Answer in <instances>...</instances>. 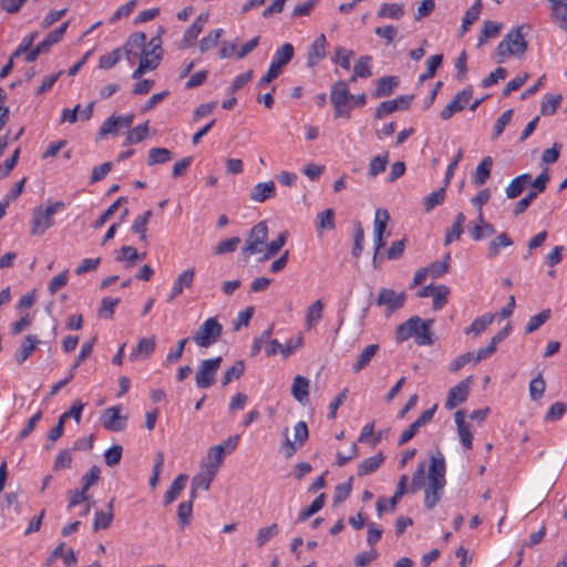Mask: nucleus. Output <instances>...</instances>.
<instances>
[{
	"label": "nucleus",
	"mask_w": 567,
	"mask_h": 567,
	"mask_svg": "<svg viewBox=\"0 0 567 567\" xmlns=\"http://www.w3.org/2000/svg\"><path fill=\"white\" fill-rule=\"evenodd\" d=\"M445 471L444 455L437 451L430 458L427 483L424 487V506L427 509L434 508L443 496L446 484Z\"/></svg>",
	"instance_id": "1"
},
{
	"label": "nucleus",
	"mask_w": 567,
	"mask_h": 567,
	"mask_svg": "<svg viewBox=\"0 0 567 567\" xmlns=\"http://www.w3.org/2000/svg\"><path fill=\"white\" fill-rule=\"evenodd\" d=\"M433 320H423L413 316L395 329V340L402 343L410 338L414 339L417 346H430L433 343L431 326Z\"/></svg>",
	"instance_id": "2"
},
{
	"label": "nucleus",
	"mask_w": 567,
	"mask_h": 567,
	"mask_svg": "<svg viewBox=\"0 0 567 567\" xmlns=\"http://www.w3.org/2000/svg\"><path fill=\"white\" fill-rule=\"evenodd\" d=\"M527 41L523 33V27L512 29L498 43L494 59L501 63L504 59L513 55L522 58L527 51Z\"/></svg>",
	"instance_id": "3"
},
{
	"label": "nucleus",
	"mask_w": 567,
	"mask_h": 567,
	"mask_svg": "<svg viewBox=\"0 0 567 567\" xmlns=\"http://www.w3.org/2000/svg\"><path fill=\"white\" fill-rule=\"evenodd\" d=\"M295 49L291 43H285L279 47L269 64V68L264 76L258 81L257 87L262 89L268 85L271 81H274L279 74L282 72V69L291 61L293 58Z\"/></svg>",
	"instance_id": "4"
},
{
	"label": "nucleus",
	"mask_w": 567,
	"mask_h": 567,
	"mask_svg": "<svg viewBox=\"0 0 567 567\" xmlns=\"http://www.w3.org/2000/svg\"><path fill=\"white\" fill-rule=\"evenodd\" d=\"M349 83L347 81H337L330 90V101L334 109V117L349 120L351 117L352 104Z\"/></svg>",
	"instance_id": "5"
},
{
	"label": "nucleus",
	"mask_w": 567,
	"mask_h": 567,
	"mask_svg": "<svg viewBox=\"0 0 567 567\" xmlns=\"http://www.w3.org/2000/svg\"><path fill=\"white\" fill-rule=\"evenodd\" d=\"M64 208L63 202H55L47 207H38L32 214L31 235H42L53 225V216Z\"/></svg>",
	"instance_id": "6"
},
{
	"label": "nucleus",
	"mask_w": 567,
	"mask_h": 567,
	"mask_svg": "<svg viewBox=\"0 0 567 567\" xmlns=\"http://www.w3.org/2000/svg\"><path fill=\"white\" fill-rule=\"evenodd\" d=\"M223 332V326L216 318L206 319L193 336V341L200 348H209L217 342Z\"/></svg>",
	"instance_id": "7"
},
{
	"label": "nucleus",
	"mask_w": 567,
	"mask_h": 567,
	"mask_svg": "<svg viewBox=\"0 0 567 567\" xmlns=\"http://www.w3.org/2000/svg\"><path fill=\"white\" fill-rule=\"evenodd\" d=\"M268 238V226L266 221H259L248 233L245 246L241 249L244 257L248 258L262 251V246Z\"/></svg>",
	"instance_id": "8"
},
{
	"label": "nucleus",
	"mask_w": 567,
	"mask_h": 567,
	"mask_svg": "<svg viewBox=\"0 0 567 567\" xmlns=\"http://www.w3.org/2000/svg\"><path fill=\"white\" fill-rule=\"evenodd\" d=\"M406 300L404 291L396 292L394 289L381 288L375 299V306L385 307V316L390 317L403 308Z\"/></svg>",
	"instance_id": "9"
},
{
	"label": "nucleus",
	"mask_w": 567,
	"mask_h": 567,
	"mask_svg": "<svg viewBox=\"0 0 567 567\" xmlns=\"http://www.w3.org/2000/svg\"><path fill=\"white\" fill-rule=\"evenodd\" d=\"M221 361V357H216L200 362L195 377L196 385L199 389H207L215 383V375Z\"/></svg>",
	"instance_id": "10"
},
{
	"label": "nucleus",
	"mask_w": 567,
	"mask_h": 567,
	"mask_svg": "<svg viewBox=\"0 0 567 567\" xmlns=\"http://www.w3.org/2000/svg\"><path fill=\"white\" fill-rule=\"evenodd\" d=\"M165 32L164 28H159L158 34L153 37L146 45L141 51L137 56L140 62H144L145 60L150 63L153 70H155L161 62L162 59V40L161 35Z\"/></svg>",
	"instance_id": "11"
},
{
	"label": "nucleus",
	"mask_w": 567,
	"mask_h": 567,
	"mask_svg": "<svg viewBox=\"0 0 567 567\" xmlns=\"http://www.w3.org/2000/svg\"><path fill=\"white\" fill-rule=\"evenodd\" d=\"M121 410V405H114L103 411L100 421L104 429L112 432H118L125 429L127 415H122Z\"/></svg>",
	"instance_id": "12"
},
{
	"label": "nucleus",
	"mask_w": 567,
	"mask_h": 567,
	"mask_svg": "<svg viewBox=\"0 0 567 567\" xmlns=\"http://www.w3.org/2000/svg\"><path fill=\"white\" fill-rule=\"evenodd\" d=\"M473 96V87L471 85L458 92L455 97L441 111V118L446 121L455 113L463 111L468 105Z\"/></svg>",
	"instance_id": "13"
},
{
	"label": "nucleus",
	"mask_w": 567,
	"mask_h": 567,
	"mask_svg": "<svg viewBox=\"0 0 567 567\" xmlns=\"http://www.w3.org/2000/svg\"><path fill=\"white\" fill-rule=\"evenodd\" d=\"M406 483H408V476L402 475L398 482L396 491L393 496H390V499H385L383 497H380L377 502V512L379 517L382 516L383 512L390 511L394 512L398 505V502L400 498L406 493Z\"/></svg>",
	"instance_id": "14"
},
{
	"label": "nucleus",
	"mask_w": 567,
	"mask_h": 567,
	"mask_svg": "<svg viewBox=\"0 0 567 567\" xmlns=\"http://www.w3.org/2000/svg\"><path fill=\"white\" fill-rule=\"evenodd\" d=\"M146 45V34L142 31L132 33L126 40L125 44L122 49V54H124L130 63H133L135 59L140 55L143 48Z\"/></svg>",
	"instance_id": "15"
},
{
	"label": "nucleus",
	"mask_w": 567,
	"mask_h": 567,
	"mask_svg": "<svg viewBox=\"0 0 567 567\" xmlns=\"http://www.w3.org/2000/svg\"><path fill=\"white\" fill-rule=\"evenodd\" d=\"M411 101L412 95H401L396 99L381 102L375 110L374 117L379 120L398 110H406L410 106Z\"/></svg>",
	"instance_id": "16"
},
{
	"label": "nucleus",
	"mask_w": 567,
	"mask_h": 567,
	"mask_svg": "<svg viewBox=\"0 0 567 567\" xmlns=\"http://www.w3.org/2000/svg\"><path fill=\"white\" fill-rule=\"evenodd\" d=\"M468 393H470V378L461 381L458 384H456L450 389L447 399L445 402V408L447 410H452V409L456 408L458 404H461L467 400Z\"/></svg>",
	"instance_id": "17"
},
{
	"label": "nucleus",
	"mask_w": 567,
	"mask_h": 567,
	"mask_svg": "<svg viewBox=\"0 0 567 567\" xmlns=\"http://www.w3.org/2000/svg\"><path fill=\"white\" fill-rule=\"evenodd\" d=\"M547 2L551 22L567 33V0H547Z\"/></svg>",
	"instance_id": "18"
},
{
	"label": "nucleus",
	"mask_w": 567,
	"mask_h": 567,
	"mask_svg": "<svg viewBox=\"0 0 567 567\" xmlns=\"http://www.w3.org/2000/svg\"><path fill=\"white\" fill-rule=\"evenodd\" d=\"M327 45L328 42L324 34H320L318 38H316V40L308 48V66L313 68L326 58Z\"/></svg>",
	"instance_id": "19"
},
{
	"label": "nucleus",
	"mask_w": 567,
	"mask_h": 567,
	"mask_svg": "<svg viewBox=\"0 0 567 567\" xmlns=\"http://www.w3.org/2000/svg\"><path fill=\"white\" fill-rule=\"evenodd\" d=\"M454 422L456 424L462 445L464 449L471 450L473 446V434L470 430V424L465 421L464 410H458L455 412Z\"/></svg>",
	"instance_id": "20"
},
{
	"label": "nucleus",
	"mask_w": 567,
	"mask_h": 567,
	"mask_svg": "<svg viewBox=\"0 0 567 567\" xmlns=\"http://www.w3.org/2000/svg\"><path fill=\"white\" fill-rule=\"evenodd\" d=\"M195 277V269L188 268L181 272L172 287L171 293L167 297V301L172 302L177 298L185 288H189L193 285Z\"/></svg>",
	"instance_id": "21"
},
{
	"label": "nucleus",
	"mask_w": 567,
	"mask_h": 567,
	"mask_svg": "<svg viewBox=\"0 0 567 567\" xmlns=\"http://www.w3.org/2000/svg\"><path fill=\"white\" fill-rule=\"evenodd\" d=\"M276 195V185L274 181L260 182L256 184L249 194V197L252 202L264 203L269 198L275 197Z\"/></svg>",
	"instance_id": "22"
},
{
	"label": "nucleus",
	"mask_w": 567,
	"mask_h": 567,
	"mask_svg": "<svg viewBox=\"0 0 567 567\" xmlns=\"http://www.w3.org/2000/svg\"><path fill=\"white\" fill-rule=\"evenodd\" d=\"M293 432H295L293 433V436H295L293 442H291L288 437H286L285 444L289 449L287 456H291L295 453L296 447L302 446L309 436L308 426H307L306 422H303V421H299L295 425Z\"/></svg>",
	"instance_id": "23"
},
{
	"label": "nucleus",
	"mask_w": 567,
	"mask_h": 567,
	"mask_svg": "<svg viewBox=\"0 0 567 567\" xmlns=\"http://www.w3.org/2000/svg\"><path fill=\"white\" fill-rule=\"evenodd\" d=\"M224 457L225 446L214 445L208 450L207 461L202 465V467L217 474L220 465L223 464Z\"/></svg>",
	"instance_id": "24"
},
{
	"label": "nucleus",
	"mask_w": 567,
	"mask_h": 567,
	"mask_svg": "<svg viewBox=\"0 0 567 567\" xmlns=\"http://www.w3.org/2000/svg\"><path fill=\"white\" fill-rule=\"evenodd\" d=\"M155 350V337L141 338L136 347L132 350L130 359L132 361L140 360L142 358H148Z\"/></svg>",
	"instance_id": "25"
},
{
	"label": "nucleus",
	"mask_w": 567,
	"mask_h": 567,
	"mask_svg": "<svg viewBox=\"0 0 567 567\" xmlns=\"http://www.w3.org/2000/svg\"><path fill=\"white\" fill-rule=\"evenodd\" d=\"M208 20L207 13H200L196 20L192 23V25L185 31L183 42L184 47H189L197 39V37L203 31L205 23Z\"/></svg>",
	"instance_id": "26"
},
{
	"label": "nucleus",
	"mask_w": 567,
	"mask_h": 567,
	"mask_svg": "<svg viewBox=\"0 0 567 567\" xmlns=\"http://www.w3.org/2000/svg\"><path fill=\"white\" fill-rule=\"evenodd\" d=\"M39 342V339L33 334L24 337L21 346L14 353L17 363L22 364L33 353Z\"/></svg>",
	"instance_id": "27"
},
{
	"label": "nucleus",
	"mask_w": 567,
	"mask_h": 567,
	"mask_svg": "<svg viewBox=\"0 0 567 567\" xmlns=\"http://www.w3.org/2000/svg\"><path fill=\"white\" fill-rule=\"evenodd\" d=\"M291 394L296 401L305 404L309 399V380L302 375L295 377Z\"/></svg>",
	"instance_id": "28"
},
{
	"label": "nucleus",
	"mask_w": 567,
	"mask_h": 567,
	"mask_svg": "<svg viewBox=\"0 0 567 567\" xmlns=\"http://www.w3.org/2000/svg\"><path fill=\"white\" fill-rule=\"evenodd\" d=\"M399 79L394 75L383 76L378 80L377 87L372 95L374 97H384L392 94V92L398 87Z\"/></svg>",
	"instance_id": "29"
},
{
	"label": "nucleus",
	"mask_w": 567,
	"mask_h": 567,
	"mask_svg": "<svg viewBox=\"0 0 567 567\" xmlns=\"http://www.w3.org/2000/svg\"><path fill=\"white\" fill-rule=\"evenodd\" d=\"M215 475H216L215 473L208 471L207 468L202 467V471L198 474H196L192 481V493H190L192 498L196 497V491L198 488L208 491L210 483L214 480Z\"/></svg>",
	"instance_id": "30"
},
{
	"label": "nucleus",
	"mask_w": 567,
	"mask_h": 567,
	"mask_svg": "<svg viewBox=\"0 0 567 567\" xmlns=\"http://www.w3.org/2000/svg\"><path fill=\"white\" fill-rule=\"evenodd\" d=\"M492 166L493 158L491 156H486L481 161L473 176V184L475 186H482L486 183L491 176Z\"/></svg>",
	"instance_id": "31"
},
{
	"label": "nucleus",
	"mask_w": 567,
	"mask_h": 567,
	"mask_svg": "<svg viewBox=\"0 0 567 567\" xmlns=\"http://www.w3.org/2000/svg\"><path fill=\"white\" fill-rule=\"evenodd\" d=\"M404 13L402 3H382L377 12V18L400 20Z\"/></svg>",
	"instance_id": "32"
},
{
	"label": "nucleus",
	"mask_w": 567,
	"mask_h": 567,
	"mask_svg": "<svg viewBox=\"0 0 567 567\" xmlns=\"http://www.w3.org/2000/svg\"><path fill=\"white\" fill-rule=\"evenodd\" d=\"M334 228V210L332 208H327L317 215L316 230L318 235H321L324 230H333Z\"/></svg>",
	"instance_id": "33"
},
{
	"label": "nucleus",
	"mask_w": 567,
	"mask_h": 567,
	"mask_svg": "<svg viewBox=\"0 0 567 567\" xmlns=\"http://www.w3.org/2000/svg\"><path fill=\"white\" fill-rule=\"evenodd\" d=\"M383 461L384 455L382 453H378L371 457L361 461L358 465V475L362 477L375 472L381 466Z\"/></svg>",
	"instance_id": "34"
},
{
	"label": "nucleus",
	"mask_w": 567,
	"mask_h": 567,
	"mask_svg": "<svg viewBox=\"0 0 567 567\" xmlns=\"http://www.w3.org/2000/svg\"><path fill=\"white\" fill-rule=\"evenodd\" d=\"M389 164V152L372 157L368 165L367 176L374 178L383 173Z\"/></svg>",
	"instance_id": "35"
},
{
	"label": "nucleus",
	"mask_w": 567,
	"mask_h": 567,
	"mask_svg": "<svg viewBox=\"0 0 567 567\" xmlns=\"http://www.w3.org/2000/svg\"><path fill=\"white\" fill-rule=\"evenodd\" d=\"M529 182V174H522L515 177L505 189L506 196L511 199L518 197Z\"/></svg>",
	"instance_id": "36"
},
{
	"label": "nucleus",
	"mask_w": 567,
	"mask_h": 567,
	"mask_svg": "<svg viewBox=\"0 0 567 567\" xmlns=\"http://www.w3.org/2000/svg\"><path fill=\"white\" fill-rule=\"evenodd\" d=\"M379 351L378 344L367 346L358 355L355 363L352 367L353 372L358 373L364 369Z\"/></svg>",
	"instance_id": "37"
},
{
	"label": "nucleus",
	"mask_w": 567,
	"mask_h": 567,
	"mask_svg": "<svg viewBox=\"0 0 567 567\" xmlns=\"http://www.w3.org/2000/svg\"><path fill=\"white\" fill-rule=\"evenodd\" d=\"M323 316V302L322 300H317L308 307L306 315V327L307 329H312L316 327Z\"/></svg>",
	"instance_id": "38"
},
{
	"label": "nucleus",
	"mask_w": 567,
	"mask_h": 567,
	"mask_svg": "<svg viewBox=\"0 0 567 567\" xmlns=\"http://www.w3.org/2000/svg\"><path fill=\"white\" fill-rule=\"evenodd\" d=\"M187 482L186 474H179L171 484L168 491L164 496V504H172L179 495V493L184 489Z\"/></svg>",
	"instance_id": "39"
},
{
	"label": "nucleus",
	"mask_w": 567,
	"mask_h": 567,
	"mask_svg": "<svg viewBox=\"0 0 567 567\" xmlns=\"http://www.w3.org/2000/svg\"><path fill=\"white\" fill-rule=\"evenodd\" d=\"M514 244L513 239L506 234L501 233L494 239H492L488 244V257L495 258L499 255L501 249L505 247H509Z\"/></svg>",
	"instance_id": "40"
},
{
	"label": "nucleus",
	"mask_w": 567,
	"mask_h": 567,
	"mask_svg": "<svg viewBox=\"0 0 567 567\" xmlns=\"http://www.w3.org/2000/svg\"><path fill=\"white\" fill-rule=\"evenodd\" d=\"M482 10V1L476 0L471 8L465 12L462 25H461V34H464L468 31L470 27L478 19Z\"/></svg>",
	"instance_id": "41"
},
{
	"label": "nucleus",
	"mask_w": 567,
	"mask_h": 567,
	"mask_svg": "<svg viewBox=\"0 0 567 567\" xmlns=\"http://www.w3.org/2000/svg\"><path fill=\"white\" fill-rule=\"evenodd\" d=\"M494 319V313H486L482 317H478L471 323L468 328H466L465 333H473L474 336H480L483 331L487 329L488 326L493 323Z\"/></svg>",
	"instance_id": "42"
},
{
	"label": "nucleus",
	"mask_w": 567,
	"mask_h": 567,
	"mask_svg": "<svg viewBox=\"0 0 567 567\" xmlns=\"http://www.w3.org/2000/svg\"><path fill=\"white\" fill-rule=\"evenodd\" d=\"M465 221V215L458 213L455 216L454 223L450 229L446 230L444 245H450L452 241L460 239L463 234V224Z\"/></svg>",
	"instance_id": "43"
},
{
	"label": "nucleus",
	"mask_w": 567,
	"mask_h": 567,
	"mask_svg": "<svg viewBox=\"0 0 567 567\" xmlns=\"http://www.w3.org/2000/svg\"><path fill=\"white\" fill-rule=\"evenodd\" d=\"M173 157L172 152L165 147H153L148 151L147 164L150 166L165 164Z\"/></svg>",
	"instance_id": "44"
},
{
	"label": "nucleus",
	"mask_w": 567,
	"mask_h": 567,
	"mask_svg": "<svg viewBox=\"0 0 567 567\" xmlns=\"http://www.w3.org/2000/svg\"><path fill=\"white\" fill-rule=\"evenodd\" d=\"M153 215V212L151 209L144 212L142 215H138L132 225V231L140 235L141 240L146 239V230H147V224Z\"/></svg>",
	"instance_id": "45"
},
{
	"label": "nucleus",
	"mask_w": 567,
	"mask_h": 567,
	"mask_svg": "<svg viewBox=\"0 0 567 567\" xmlns=\"http://www.w3.org/2000/svg\"><path fill=\"white\" fill-rule=\"evenodd\" d=\"M551 310L550 309H544L539 313L530 317L528 320L526 327H525V333H533L537 329H539L545 322H547L550 319Z\"/></svg>",
	"instance_id": "46"
},
{
	"label": "nucleus",
	"mask_w": 567,
	"mask_h": 567,
	"mask_svg": "<svg viewBox=\"0 0 567 567\" xmlns=\"http://www.w3.org/2000/svg\"><path fill=\"white\" fill-rule=\"evenodd\" d=\"M193 499L194 498L190 497L189 501L182 502L178 505L177 517H178V524H179L181 529H184L190 523V517H192V513H193Z\"/></svg>",
	"instance_id": "47"
},
{
	"label": "nucleus",
	"mask_w": 567,
	"mask_h": 567,
	"mask_svg": "<svg viewBox=\"0 0 567 567\" xmlns=\"http://www.w3.org/2000/svg\"><path fill=\"white\" fill-rule=\"evenodd\" d=\"M442 62V54L431 55L426 61V71L422 73L419 78L420 82H424L426 80L432 79L435 75L437 69L441 66Z\"/></svg>",
	"instance_id": "48"
},
{
	"label": "nucleus",
	"mask_w": 567,
	"mask_h": 567,
	"mask_svg": "<svg viewBox=\"0 0 567 567\" xmlns=\"http://www.w3.org/2000/svg\"><path fill=\"white\" fill-rule=\"evenodd\" d=\"M324 505V494H320L318 497H316L312 503L300 511L298 515V522H306L309 519L312 515L318 513Z\"/></svg>",
	"instance_id": "49"
},
{
	"label": "nucleus",
	"mask_w": 567,
	"mask_h": 567,
	"mask_svg": "<svg viewBox=\"0 0 567 567\" xmlns=\"http://www.w3.org/2000/svg\"><path fill=\"white\" fill-rule=\"evenodd\" d=\"M353 56V51L343 47H337L334 49V55L331 59L333 63L339 64L342 69H350V60Z\"/></svg>",
	"instance_id": "50"
},
{
	"label": "nucleus",
	"mask_w": 567,
	"mask_h": 567,
	"mask_svg": "<svg viewBox=\"0 0 567 567\" xmlns=\"http://www.w3.org/2000/svg\"><path fill=\"white\" fill-rule=\"evenodd\" d=\"M278 533H279V526L276 523H274L267 527H262V528L258 529L257 537H256L257 546L259 548L262 547L272 537L277 536Z\"/></svg>",
	"instance_id": "51"
},
{
	"label": "nucleus",
	"mask_w": 567,
	"mask_h": 567,
	"mask_svg": "<svg viewBox=\"0 0 567 567\" xmlns=\"http://www.w3.org/2000/svg\"><path fill=\"white\" fill-rule=\"evenodd\" d=\"M114 518V513H106L102 509H96L94 513L93 529H106L110 527Z\"/></svg>",
	"instance_id": "52"
},
{
	"label": "nucleus",
	"mask_w": 567,
	"mask_h": 567,
	"mask_svg": "<svg viewBox=\"0 0 567 567\" xmlns=\"http://www.w3.org/2000/svg\"><path fill=\"white\" fill-rule=\"evenodd\" d=\"M389 219L390 215L386 209H377L373 220V234L384 235Z\"/></svg>",
	"instance_id": "53"
},
{
	"label": "nucleus",
	"mask_w": 567,
	"mask_h": 567,
	"mask_svg": "<svg viewBox=\"0 0 567 567\" xmlns=\"http://www.w3.org/2000/svg\"><path fill=\"white\" fill-rule=\"evenodd\" d=\"M148 132V123L145 122L141 125H137L133 130H131L127 134V137L124 142V145H132L142 142Z\"/></svg>",
	"instance_id": "54"
},
{
	"label": "nucleus",
	"mask_w": 567,
	"mask_h": 567,
	"mask_svg": "<svg viewBox=\"0 0 567 567\" xmlns=\"http://www.w3.org/2000/svg\"><path fill=\"white\" fill-rule=\"evenodd\" d=\"M445 185L432 193L424 198L425 212H431L435 206L441 205L445 198Z\"/></svg>",
	"instance_id": "55"
},
{
	"label": "nucleus",
	"mask_w": 567,
	"mask_h": 567,
	"mask_svg": "<svg viewBox=\"0 0 567 567\" xmlns=\"http://www.w3.org/2000/svg\"><path fill=\"white\" fill-rule=\"evenodd\" d=\"M224 33L223 29H215L204 37L199 42L200 52H206L218 44L219 38Z\"/></svg>",
	"instance_id": "56"
},
{
	"label": "nucleus",
	"mask_w": 567,
	"mask_h": 567,
	"mask_svg": "<svg viewBox=\"0 0 567 567\" xmlns=\"http://www.w3.org/2000/svg\"><path fill=\"white\" fill-rule=\"evenodd\" d=\"M495 231V227L492 224L474 225L470 228V235L476 241L494 235Z\"/></svg>",
	"instance_id": "57"
},
{
	"label": "nucleus",
	"mask_w": 567,
	"mask_h": 567,
	"mask_svg": "<svg viewBox=\"0 0 567 567\" xmlns=\"http://www.w3.org/2000/svg\"><path fill=\"white\" fill-rule=\"evenodd\" d=\"M561 101V95L547 94L540 106V113L543 115H553L556 113L558 105Z\"/></svg>",
	"instance_id": "58"
},
{
	"label": "nucleus",
	"mask_w": 567,
	"mask_h": 567,
	"mask_svg": "<svg viewBox=\"0 0 567 567\" xmlns=\"http://www.w3.org/2000/svg\"><path fill=\"white\" fill-rule=\"evenodd\" d=\"M241 243V239L239 237H231L225 240L219 241V244L214 248L215 255H225L228 252L235 251L239 244Z\"/></svg>",
	"instance_id": "59"
},
{
	"label": "nucleus",
	"mask_w": 567,
	"mask_h": 567,
	"mask_svg": "<svg viewBox=\"0 0 567 567\" xmlns=\"http://www.w3.org/2000/svg\"><path fill=\"white\" fill-rule=\"evenodd\" d=\"M245 371V364H244V361L239 360V361H236L224 374V378H223V385H227L228 383H230L231 381L234 380H237L239 379L243 373Z\"/></svg>",
	"instance_id": "60"
},
{
	"label": "nucleus",
	"mask_w": 567,
	"mask_h": 567,
	"mask_svg": "<svg viewBox=\"0 0 567 567\" xmlns=\"http://www.w3.org/2000/svg\"><path fill=\"white\" fill-rule=\"evenodd\" d=\"M371 61H372V58L370 55L361 56L357 61V63L354 64V68H353V71L355 72V76L370 78L372 75Z\"/></svg>",
	"instance_id": "61"
},
{
	"label": "nucleus",
	"mask_w": 567,
	"mask_h": 567,
	"mask_svg": "<svg viewBox=\"0 0 567 567\" xmlns=\"http://www.w3.org/2000/svg\"><path fill=\"white\" fill-rule=\"evenodd\" d=\"M122 49L116 48L107 54L101 55L100 58V68L101 69H111L113 68L122 58Z\"/></svg>",
	"instance_id": "62"
},
{
	"label": "nucleus",
	"mask_w": 567,
	"mask_h": 567,
	"mask_svg": "<svg viewBox=\"0 0 567 567\" xmlns=\"http://www.w3.org/2000/svg\"><path fill=\"white\" fill-rule=\"evenodd\" d=\"M72 464V453L71 450H61L55 456L53 463V471H61L65 468H70Z\"/></svg>",
	"instance_id": "63"
},
{
	"label": "nucleus",
	"mask_w": 567,
	"mask_h": 567,
	"mask_svg": "<svg viewBox=\"0 0 567 567\" xmlns=\"http://www.w3.org/2000/svg\"><path fill=\"white\" fill-rule=\"evenodd\" d=\"M123 449L121 445H113L104 453L105 464L110 467L117 465L122 458Z\"/></svg>",
	"instance_id": "64"
}]
</instances>
